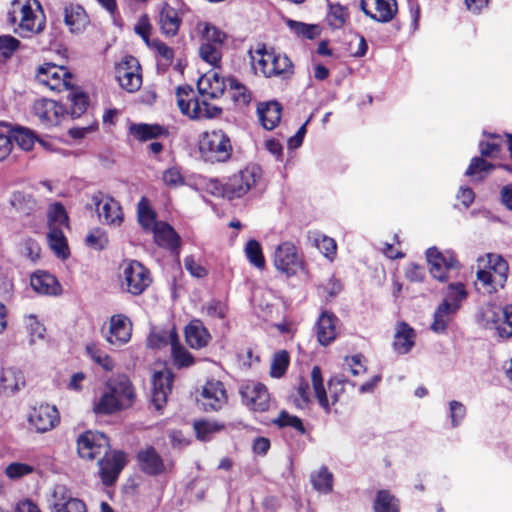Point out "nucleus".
<instances>
[{
    "instance_id": "1",
    "label": "nucleus",
    "mask_w": 512,
    "mask_h": 512,
    "mask_svg": "<svg viewBox=\"0 0 512 512\" xmlns=\"http://www.w3.org/2000/svg\"><path fill=\"white\" fill-rule=\"evenodd\" d=\"M136 399L134 386L126 375L108 379L91 404L97 416H111L133 406Z\"/></svg>"
},
{
    "instance_id": "2",
    "label": "nucleus",
    "mask_w": 512,
    "mask_h": 512,
    "mask_svg": "<svg viewBox=\"0 0 512 512\" xmlns=\"http://www.w3.org/2000/svg\"><path fill=\"white\" fill-rule=\"evenodd\" d=\"M8 20L22 37H31L45 29L46 18L38 0H13Z\"/></svg>"
},
{
    "instance_id": "3",
    "label": "nucleus",
    "mask_w": 512,
    "mask_h": 512,
    "mask_svg": "<svg viewBox=\"0 0 512 512\" xmlns=\"http://www.w3.org/2000/svg\"><path fill=\"white\" fill-rule=\"evenodd\" d=\"M508 263L498 254H488L479 260L476 285L484 293L492 294L502 289L507 281Z\"/></svg>"
},
{
    "instance_id": "4",
    "label": "nucleus",
    "mask_w": 512,
    "mask_h": 512,
    "mask_svg": "<svg viewBox=\"0 0 512 512\" xmlns=\"http://www.w3.org/2000/svg\"><path fill=\"white\" fill-rule=\"evenodd\" d=\"M477 323L485 328L495 330L501 338L512 337V304L505 307L495 303L483 304L476 315Z\"/></svg>"
},
{
    "instance_id": "5",
    "label": "nucleus",
    "mask_w": 512,
    "mask_h": 512,
    "mask_svg": "<svg viewBox=\"0 0 512 512\" xmlns=\"http://www.w3.org/2000/svg\"><path fill=\"white\" fill-rule=\"evenodd\" d=\"M194 33L201 42L200 57L214 67L218 66L221 61V47L226 39V34L213 24L205 21H200L195 25Z\"/></svg>"
},
{
    "instance_id": "6",
    "label": "nucleus",
    "mask_w": 512,
    "mask_h": 512,
    "mask_svg": "<svg viewBox=\"0 0 512 512\" xmlns=\"http://www.w3.org/2000/svg\"><path fill=\"white\" fill-rule=\"evenodd\" d=\"M311 384L312 390L307 382L303 380L299 382L297 386V396L295 398L296 405L300 408L308 407L312 402V396H314L320 407L325 412L329 413L331 405H334L338 401V397L332 395L328 398L319 366H314L311 370Z\"/></svg>"
},
{
    "instance_id": "7",
    "label": "nucleus",
    "mask_w": 512,
    "mask_h": 512,
    "mask_svg": "<svg viewBox=\"0 0 512 512\" xmlns=\"http://www.w3.org/2000/svg\"><path fill=\"white\" fill-rule=\"evenodd\" d=\"M198 148L202 158L210 163H222L230 159L232 144L222 130L205 131L199 136Z\"/></svg>"
},
{
    "instance_id": "8",
    "label": "nucleus",
    "mask_w": 512,
    "mask_h": 512,
    "mask_svg": "<svg viewBox=\"0 0 512 512\" xmlns=\"http://www.w3.org/2000/svg\"><path fill=\"white\" fill-rule=\"evenodd\" d=\"M176 99L181 113L190 119H212L221 114L219 107L197 98L190 86L178 87L176 90Z\"/></svg>"
},
{
    "instance_id": "9",
    "label": "nucleus",
    "mask_w": 512,
    "mask_h": 512,
    "mask_svg": "<svg viewBox=\"0 0 512 512\" xmlns=\"http://www.w3.org/2000/svg\"><path fill=\"white\" fill-rule=\"evenodd\" d=\"M122 288L132 294L141 295L152 283L150 271L136 260L125 261L121 266Z\"/></svg>"
},
{
    "instance_id": "10",
    "label": "nucleus",
    "mask_w": 512,
    "mask_h": 512,
    "mask_svg": "<svg viewBox=\"0 0 512 512\" xmlns=\"http://www.w3.org/2000/svg\"><path fill=\"white\" fill-rule=\"evenodd\" d=\"M261 175V169L258 166H246L228 179L222 186L221 195L230 200L241 198L256 186Z\"/></svg>"
},
{
    "instance_id": "11",
    "label": "nucleus",
    "mask_w": 512,
    "mask_h": 512,
    "mask_svg": "<svg viewBox=\"0 0 512 512\" xmlns=\"http://www.w3.org/2000/svg\"><path fill=\"white\" fill-rule=\"evenodd\" d=\"M36 79L51 91L61 92L73 86V75L64 66L45 63L38 67Z\"/></svg>"
},
{
    "instance_id": "12",
    "label": "nucleus",
    "mask_w": 512,
    "mask_h": 512,
    "mask_svg": "<svg viewBox=\"0 0 512 512\" xmlns=\"http://www.w3.org/2000/svg\"><path fill=\"white\" fill-rule=\"evenodd\" d=\"M426 257L430 274L438 281L443 282L452 278L459 269V262L451 251L441 252L432 247L427 250Z\"/></svg>"
},
{
    "instance_id": "13",
    "label": "nucleus",
    "mask_w": 512,
    "mask_h": 512,
    "mask_svg": "<svg viewBox=\"0 0 512 512\" xmlns=\"http://www.w3.org/2000/svg\"><path fill=\"white\" fill-rule=\"evenodd\" d=\"M273 264L277 271L288 277L296 275L303 269V260L296 246L289 241L282 242L275 248Z\"/></svg>"
},
{
    "instance_id": "14",
    "label": "nucleus",
    "mask_w": 512,
    "mask_h": 512,
    "mask_svg": "<svg viewBox=\"0 0 512 512\" xmlns=\"http://www.w3.org/2000/svg\"><path fill=\"white\" fill-rule=\"evenodd\" d=\"M132 322L124 314H115L109 318L107 325L103 326L102 334L107 343L120 348L131 340Z\"/></svg>"
},
{
    "instance_id": "15",
    "label": "nucleus",
    "mask_w": 512,
    "mask_h": 512,
    "mask_svg": "<svg viewBox=\"0 0 512 512\" xmlns=\"http://www.w3.org/2000/svg\"><path fill=\"white\" fill-rule=\"evenodd\" d=\"M115 73L118 83L126 91L132 93L140 89L142 76L140 73V64L135 57H124L117 64Z\"/></svg>"
},
{
    "instance_id": "16",
    "label": "nucleus",
    "mask_w": 512,
    "mask_h": 512,
    "mask_svg": "<svg viewBox=\"0 0 512 512\" xmlns=\"http://www.w3.org/2000/svg\"><path fill=\"white\" fill-rule=\"evenodd\" d=\"M108 448V438L98 431H86L77 438V452L85 460H93L105 454Z\"/></svg>"
},
{
    "instance_id": "17",
    "label": "nucleus",
    "mask_w": 512,
    "mask_h": 512,
    "mask_svg": "<svg viewBox=\"0 0 512 512\" xmlns=\"http://www.w3.org/2000/svg\"><path fill=\"white\" fill-rule=\"evenodd\" d=\"M198 401L205 411H218L222 409L228 401V394L224 384L214 379L206 381L201 388Z\"/></svg>"
},
{
    "instance_id": "18",
    "label": "nucleus",
    "mask_w": 512,
    "mask_h": 512,
    "mask_svg": "<svg viewBox=\"0 0 512 512\" xmlns=\"http://www.w3.org/2000/svg\"><path fill=\"white\" fill-rule=\"evenodd\" d=\"M99 219L106 225L118 227L122 224L124 216L122 208L114 198L103 195L101 192L92 196Z\"/></svg>"
},
{
    "instance_id": "19",
    "label": "nucleus",
    "mask_w": 512,
    "mask_h": 512,
    "mask_svg": "<svg viewBox=\"0 0 512 512\" xmlns=\"http://www.w3.org/2000/svg\"><path fill=\"white\" fill-rule=\"evenodd\" d=\"M60 421L57 408L50 404L34 406L28 414L29 425L38 433H45L55 428Z\"/></svg>"
},
{
    "instance_id": "20",
    "label": "nucleus",
    "mask_w": 512,
    "mask_h": 512,
    "mask_svg": "<svg viewBox=\"0 0 512 512\" xmlns=\"http://www.w3.org/2000/svg\"><path fill=\"white\" fill-rule=\"evenodd\" d=\"M127 463L126 454L122 451H107L98 461L99 476L104 485H112Z\"/></svg>"
},
{
    "instance_id": "21",
    "label": "nucleus",
    "mask_w": 512,
    "mask_h": 512,
    "mask_svg": "<svg viewBox=\"0 0 512 512\" xmlns=\"http://www.w3.org/2000/svg\"><path fill=\"white\" fill-rule=\"evenodd\" d=\"M243 404L251 410L264 412L270 406V395L265 385L259 382H247L240 388Z\"/></svg>"
},
{
    "instance_id": "22",
    "label": "nucleus",
    "mask_w": 512,
    "mask_h": 512,
    "mask_svg": "<svg viewBox=\"0 0 512 512\" xmlns=\"http://www.w3.org/2000/svg\"><path fill=\"white\" fill-rule=\"evenodd\" d=\"M172 382L173 375L171 371L166 368L153 373L151 401L157 410L162 409L166 404L167 397L171 392Z\"/></svg>"
},
{
    "instance_id": "23",
    "label": "nucleus",
    "mask_w": 512,
    "mask_h": 512,
    "mask_svg": "<svg viewBox=\"0 0 512 512\" xmlns=\"http://www.w3.org/2000/svg\"><path fill=\"white\" fill-rule=\"evenodd\" d=\"M34 114L38 117L40 122L46 126L57 125L64 117L66 110L58 102L41 98L34 102Z\"/></svg>"
},
{
    "instance_id": "24",
    "label": "nucleus",
    "mask_w": 512,
    "mask_h": 512,
    "mask_svg": "<svg viewBox=\"0 0 512 512\" xmlns=\"http://www.w3.org/2000/svg\"><path fill=\"white\" fill-rule=\"evenodd\" d=\"M362 11L375 21L386 23L397 13L396 0H362Z\"/></svg>"
},
{
    "instance_id": "25",
    "label": "nucleus",
    "mask_w": 512,
    "mask_h": 512,
    "mask_svg": "<svg viewBox=\"0 0 512 512\" xmlns=\"http://www.w3.org/2000/svg\"><path fill=\"white\" fill-rule=\"evenodd\" d=\"M52 498L54 512H87L85 503L73 497L72 493L63 485H57L54 488Z\"/></svg>"
},
{
    "instance_id": "26",
    "label": "nucleus",
    "mask_w": 512,
    "mask_h": 512,
    "mask_svg": "<svg viewBox=\"0 0 512 512\" xmlns=\"http://www.w3.org/2000/svg\"><path fill=\"white\" fill-rule=\"evenodd\" d=\"M197 88L202 97L217 99L221 97L227 89V79L212 70L201 76L197 82Z\"/></svg>"
},
{
    "instance_id": "27",
    "label": "nucleus",
    "mask_w": 512,
    "mask_h": 512,
    "mask_svg": "<svg viewBox=\"0 0 512 512\" xmlns=\"http://www.w3.org/2000/svg\"><path fill=\"white\" fill-rule=\"evenodd\" d=\"M30 285L32 289L41 295L58 296L62 292L59 281L52 274L38 270L30 277Z\"/></svg>"
},
{
    "instance_id": "28",
    "label": "nucleus",
    "mask_w": 512,
    "mask_h": 512,
    "mask_svg": "<svg viewBox=\"0 0 512 512\" xmlns=\"http://www.w3.org/2000/svg\"><path fill=\"white\" fill-rule=\"evenodd\" d=\"M64 22L71 33H79L89 24V18L82 6L69 4L64 8Z\"/></svg>"
},
{
    "instance_id": "29",
    "label": "nucleus",
    "mask_w": 512,
    "mask_h": 512,
    "mask_svg": "<svg viewBox=\"0 0 512 512\" xmlns=\"http://www.w3.org/2000/svg\"><path fill=\"white\" fill-rule=\"evenodd\" d=\"M416 333L405 322L397 323L395 327L393 348L398 354H407L415 344Z\"/></svg>"
},
{
    "instance_id": "30",
    "label": "nucleus",
    "mask_w": 512,
    "mask_h": 512,
    "mask_svg": "<svg viewBox=\"0 0 512 512\" xmlns=\"http://www.w3.org/2000/svg\"><path fill=\"white\" fill-rule=\"evenodd\" d=\"M154 240L157 245L179 253L180 237L176 231L167 223L160 222L153 231Z\"/></svg>"
},
{
    "instance_id": "31",
    "label": "nucleus",
    "mask_w": 512,
    "mask_h": 512,
    "mask_svg": "<svg viewBox=\"0 0 512 512\" xmlns=\"http://www.w3.org/2000/svg\"><path fill=\"white\" fill-rule=\"evenodd\" d=\"M138 462L142 471L150 475H157L166 471V465L152 447H147L138 453Z\"/></svg>"
},
{
    "instance_id": "32",
    "label": "nucleus",
    "mask_w": 512,
    "mask_h": 512,
    "mask_svg": "<svg viewBox=\"0 0 512 512\" xmlns=\"http://www.w3.org/2000/svg\"><path fill=\"white\" fill-rule=\"evenodd\" d=\"M282 108L276 101L259 103L257 114L259 121L266 130L274 129L281 120Z\"/></svg>"
},
{
    "instance_id": "33",
    "label": "nucleus",
    "mask_w": 512,
    "mask_h": 512,
    "mask_svg": "<svg viewBox=\"0 0 512 512\" xmlns=\"http://www.w3.org/2000/svg\"><path fill=\"white\" fill-rule=\"evenodd\" d=\"M129 134L136 140L144 142L162 136H168L167 128L159 124L133 123L129 126Z\"/></svg>"
},
{
    "instance_id": "34",
    "label": "nucleus",
    "mask_w": 512,
    "mask_h": 512,
    "mask_svg": "<svg viewBox=\"0 0 512 512\" xmlns=\"http://www.w3.org/2000/svg\"><path fill=\"white\" fill-rule=\"evenodd\" d=\"M185 338L191 348L201 349L210 341V334L201 321L192 320L185 328Z\"/></svg>"
},
{
    "instance_id": "35",
    "label": "nucleus",
    "mask_w": 512,
    "mask_h": 512,
    "mask_svg": "<svg viewBox=\"0 0 512 512\" xmlns=\"http://www.w3.org/2000/svg\"><path fill=\"white\" fill-rule=\"evenodd\" d=\"M159 25L163 34L169 37L175 36L181 25L178 11L169 4H164L159 15Z\"/></svg>"
},
{
    "instance_id": "36",
    "label": "nucleus",
    "mask_w": 512,
    "mask_h": 512,
    "mask_svg": "<svg viewBox=\"0 0 512 512\" xmlns=\"http://www.w3.org/2000/svg\"><path fill=\"white\" fill-rule=\"evenodd\" d=\"M273 52V50H268L264 46L250 50L251 65L255 73L262 74L265 77H271Z\"/></svg>"
},
{
    "instance_id": "37",
    "label": "nucleus",
    "mask_w": 512,
    "mask_h": 512,
    "mask_svg": "<svg viewBox=\"0 0 512 512\" xmlns=\"http://www.w3.org/2000/svg\"><path fill=\"white\" fill-rule=\"evenodd\" d=\"M457 312V305L441 302L434 313L431 330L438 334L444 333Z\"/></svg>"
},
{
    "instance_id": "38",
    "label": "nucleus",
    "mask_w": 512,
    "mask_h": 512,
    "mask_svg": "<svg viewBox=\"0 0 512 512\" xmlns=\"http://www.w3.org/2000/svg\"><path fill=\"white\" fill-rule=\"evenodd\" d=\"M336 318L334 315L323 312L317 322V338L320 344L328 345L330 344L336 337V328H335Z\"/></svg>"
},
{
    "instance_id": "39",
    "label": "nucleus",
    "mask_w": 512,
    "mask_h": 512,
    "mask_svg": "<svg viewBox=\"0 0 512 512\" xmlns=\"http://www.w3.org/2000/svg\"><path fill=\"white\" fill-rule=\"evenodd\" d=\"M47 242L50 249L58 258L65 260L69 257V246L62 229L52 228L49 230Z\"/></svg>"
},
{
    "instance_id": "40",
    "label": "nucleus",
    "mask_w": 512,
    "mask_h": 512,
    "mask_svg": "<svg viewBox=\"0 0 512 512\" xmlns=\"http://www.w3.org/2000/svg\"><path fill=\"white\" fill-rule=\"evenodd\" d=\"M177 339L178 335L174 328L169 330L154 329L147 339V345L155 349H161L166 346L172 347Z\"/></svg>"
},
{
    "instance_id": "41",
    "label": "nucleus",
    "mask_w": 512,
    "mask_h": 512,
    "mask_svg": "<svg viewBox=\"0 0 512 512\" xmlns=\"http://www.w3.org/2000/svg\"><path fill=\"white\" fill-rule=\"evenodd\" d=\"M350 18L347 7L340 3H329L328 12L326 14V22L332 29L343 28Z\"/></svg>"
},
{
    "instance_id": "42",
    "label": "nucleus",
    "mask_w": 512,
    "mask_h": 512,
    "mask_svg": "<svg viewBox=\"0 0 512 512\" xmlns=\"http://www.w3.org/2000/svg\"><path fill=\"white\" fill-rule=\"evenodd\" d=\"M342 370H343V375L341 377H334L330 381V385H332L335 382L338 384H342V383L346 382V379H344V376L346 373H349L352 376H359V375H362L363 373H365L366 367L364 364L363 356L354 355L351 357H346L344 359Z\"/></svg>"
},
{
    "instance_id": "43",
    "label": "nucleus",
    "mask_w": 512,
    "mask_h": 512,
    "mask_svg": "<svg viewBox=\"0 0 512 512\" xmlns=\"http://www.w3.org/2000/svg\"><path fill=\"white\" fill-rule=\"evenodd\" d=\"M25 385V379L21 371L14 368L4 369L1 376V386L7 393H14Z\"/></svg>"
},
{
    "instance_id": "44",
    "label": "nucleus",
    "mask_w": 512,
    "mask_h": 512,
    "mask_svg": "<svg viewBox=\"0 0 512 512\" xmlns=\"http://www.w3.org/2000/svg\"><path fill=\"white\" fill-rule=\"evenodd\" d=\"M311 482L318 492L328 494L333 489V474L328 468L321 467L311 475Z\"/></svg>"
},
{
    "instance_id": "45",
    "label": "nucleus",
    "mask_w": 512,
    "mask_h": 512,
    "mask_svg": "<svg viewBox=\"0 0 512 512\" xmlns=\"http://www.w3.org/2000/svg\"><path fill=\"white\" fill-rule=\"evenodd\" d=\"M227 87L232 100L238 105H247L251 101V93L245 85L233 77L227 78Z\"/></svg>"
},
{
    "instance_id": "46",
    "label": "nucleus",
    "mask_w": 512,
    "mask_h": 512,
    "mask_svg": "<svg viewBox=\"0 0 512 512\" xmlns=\"http://www.w3.org/2000/svg\"><path fill=\"white\" fill-rule=\"evenodd\" d=\"M244 252L251 265L260 270L265 268L266 261L262 252V247L257 240H249L245 245Z\"/></svg>"
},
{
    "instance_id": "47",
    "label": "nucleus",
    "mask_w": 512,
    "mask_h": 512,
    "mask_svg": "<svg viewBox=\"0 0 512 512\" xmlns=\"http://www.w3.org/2000/svg\"><path fill=\"white\" fill-rule=\"evenodd\" d=\"M49 230L68 226V216L64 207L60 203H54L49 206L47 212Z\"/></svg>"
},
{
    "instance_id": "48",
    "label": "nucleus",
    "mask_w": 512,
    "mask_h": 512,
    "mask_svg": "<svg viewBox=\"0 0 512 512\" xmlns=\"http://www.w3.org/2000/svg\"><path fill=\"white\" fill-rule=\"evenodd\" d=\"M86 352L90 359L103 370L111 372L114 369L115 364L113 359L95 344L87 345Z\"/></svg>"
},
{
    "instance_id": "49",
    "label": "nucleus",
    "mask_w": 512,
    "mask_h": 512,
    "mask_svg": "<svg viewBox=\"0 0 512 512\" xmlns=\"http://www.w3.org/2000/svg\"><path fill=\"white\" fill-rule=\"evenodd\" d=\"M287 25L296 35L309 40L317 38L321 33V28L316 24L288 20Z\"/></svg>"
},
{
    "instance_id": "50",
    "label": "nucleus",
    "mask_w": 512,
    "mask_h": 512,
    "mask_svg": "<svg viewBox=\"0 0 512 512\" xmlns=\"http://www.w3.org/2000/svg\"><path fill=\"white\" fill-rule=\"evenodd\" d=\"M467 298V291L461 282L452 283L447 287V291L442 302H447L449 305H457L459 310L463 301Z\"/></svg>"
},
{
    "instance_id": "51",
    "label": "nucleus",
    "mask_w": 512,
    "mask_h": 512,
    "mask_svg": "<svg viewBox=\"0 0 512 512\" xmlns=\"http://www.w3.org/2000/svg\"><path fill=\"white\" fill-rule=\"evenodd\" d=\"M108 242L106 231L100 227L90 229L85 237L86 246L96 251L106 248Z\"/></svg>"
},
{
    "instance_id": "52",
    "label": "nucleus",
    "mask_w": 512,
    "mask_h": 512,
    "mask_svg": "<svg viewBox=\"0 0 512 512\" xmlns=\"http://www.w3.org/2000/svg\"><path fill=\"white\" fill-rule=\"evenodd\" d=\"M492 169L493 165L491 163L482 158L476 157L471 160L465 174L474 180H482L492 171Z\"/></svg>"
},
{
    "instance_id": "53",
    "label": "nucleus",
    "mask_w": 512,
    "mask_h": 512,
    "mask_svg": "<svg viewBox=\"0 0 512 512\" xmlns=\"http://www.w3.org/2000/svg\"><path fill=\"white\" fill-rule=\"evenodd\" d=\"M272 60L273 61L271 62V77H287L292 74L293 65L286 55L279 54L274 51Z\"/></svg>"
},
{
    "instance_id": "54",
    "label": "nucleus",
    "mask_w": 512,
    "mask_h": 512,
    "mask_svg": "<svg viewBox=\"0 0 512 512\" xmlns=\"http://www.w3.org/2000/svg\"><path fill=\"white\" fill-rule=\"evenodd\" d=\"M138 220L141 226L147 230H155V227L160 223L155 220V213L149 207L145 198H142L138 203Z\"/></svg>"
},
{
    "instance_id": "55",
    "label": "nucleus",
    "mask_w": 512,
    "mask_h": 512,
    "mask_svg": "<svg viewBox=\"0 0 512 512\" xmlns=\"http://www.w3.org/2000/svg\"><path fill=\"white\" fill-rule=\"evenodd\" d=\"M375 512H399L397 499L388 491H379L374 502Z\"/></svg>"
},
{
    "instance_id": "56",
    "label": "nucleus",
    "mask_w": 512,
    "mask_h": 512,
    "mask_svg": "<svg viewBox=\"0 0 512 512\" xmlns=\"http://www.w3.org/2000/svg\"><path fill=\"white\" fill-rule=\"evenodd\" d=\"M186 271L194 278H205L208 275V268L204 261L194 255H188L183 260Z\"/></svg>"
},
{
    "instance_id": "57",
    "label": "nucleus",
    "mask_w": 512,
    "mask_h": 512,
    "mask_svg": "<svg viewBox=\"0 0 512 512\" xmlns=\"http://www.w3.org/2000/svg\"><path fill=\"white\" fill-rule=\"evenodd\" d=\"M289 361L290 359L287 351L281 350L275 353L270 365L271 377L281 378L289 366Z\"/></svg>"
},
{
    "instance_id": "58",
    "label": "nucleus",
    "mask_w": 512,
    "mask_h": 512,
    "mask_svg": "<svg viewBox=\"0 0 512 512\" xmlns=\"http://www.w3.org/2000/svg\"><path fill=\"white\" fill-rule=\"evenodd\" d=\"M222 429L223 425L218 424L215 421H198L194 423L196 436L201 441L210 440L215 433L221 431Z\"/></svg>"
},
{
    "instance_id": "59",
    "label": "nucleus",
    "mask_w": 512,
    "mask_h": 512,
    "mask_svg": "<svg viewBox=\"0 0 512 512\" xmlns=\"http://www.w3.org/2000/svg\"><path fill=\"white\" fill-rule=\"evenodd\" d=\"M162 182L165 186L176 189L185 185V178L181 169L177 166H171L162 172Z\"/></svg>"
},
{
    "instance_id": "60",
    "label": "nucleus",
    "mask_w": 512,
    "mask_h": 512,
    "mask_svg": "<svg viewBox=\"0 0 512 512\" xmlns=\"http://www.w3.org/2000/svg\"><path fill=\"white\" fill-rule=\"evenodd\" d=\"M10 204L16 210L28 213L34 208L35 201L29 194L16 191L10 197Z\"/></svg>"
},
{
    "instance_id": "61",
    "label": "nucleus",
    "mask_w": 512,
    "mask_h": 512,
    "mask_svg": "<svg viewBox=\"0 0 512 512\" xmlns=\"http://www.w3.org/2000/svg\"><path fill=\"white\" fill-rule=\"evenodd\" d=\"M173 360L179 368L189 367L194 363L192 355L179 344V339L171 347Z\"/></svg>"
},
{
    "instance_id": "62",
    "label": "nucleus",
    "mask_w": 512,
    "mask_h": 512,
    "mask_svg": "<svg viewBox=\"0 0 512 512\" xmlns=\"http://www.w3.org/2000/svg\"><path fill=\"white\" fill-rule=\"evenodd\" d=\"M13 139L17 143V145L25 150L30 151L36 141V138L32 131L25 128H17L12 133Z\"/></svg>"
},
{
    "instance_id": "63",
    "label": "nucleus",
    "mask_w": 512,
    "mask_h": 512,
    "mask_svg": "<svg viewBox=\"0 0 512 512\" xmlns=\"http://www.w3.org/2000/svg\"><path fill=\"white\" fill-rule=\"evenodd\" d=\"M274 423L277 424L279 427H292L299 433L303 434L305 433L304 425L300 418L297 416H293L288 414L285 411H282L279 413V416L277 419L274 420Z\"/></svg>"
},
{
    "instance_id": "64",
    "label": "nucleus",
    "mask_w": 512,
    "mask_h": 512,
    "mask_svg": "<svg viewBox=\"0 0 512 512\" xmlns=\"http://www.w3.org/2000/svg\"><path fill=\"white\" fill-rule=\"evenodd\" d=\"M34 468L26 463L13 462L5 469V474L10 479H19L23 476L31 474Z\"/></svg>"
}]
</instances>
